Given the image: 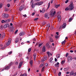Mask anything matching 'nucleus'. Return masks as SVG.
Instances as JSON below:
<instances>
[{
  "label": "nucleus",
  "instance_id": "f257e3e1",
  "mask_svg": "<svg viewBox=\"0 0 76 76\" xmlns=\"http://www.w3.org/2000/svg\"><path fill=\"white\" fill-rule=\"evenodd\" d=\"M74 9V7L73 5V2H71L70 5L68 7H66L65 10H72Z\"/></svg>",
  "mask_w": 76,
  "mask_h": 76
},
{
  "label": "nucleus",
  "instance_id": "f03ea898",
  "mask_svg": "<svg viewBox=\"0 0 76 76\" xmlns=\"http://www.w3.org/2000/svg\"><path fill=\"white\" fill-rule=\"evenodd\" d=\"M3 18H7L9 17V15L7 14L4 13L2 14Z\"/></svg>",
  "mask_w": 76,
  "mask_h": 76
},
{
  "label": "nucleus",
  "instance_id": "7ed1b4c3",
  "mask_svg": "<svg viewBox=\"0 0 76 76\" xmlns=\"http://www.w3.org/2000/svg\"><path fill=\"white\" fill-rule=\"evenodd\" d=\"M11 41H12V39H9L8 40V42H6V45H7V46H9V45H10V42H11Z\"/></svg>",
  "mask_w": 76,
  "mask_h": 76
},
{
  "label": "nucleus",
  "instance_id": "20e7f679",
  "mask_svg": "<svg viewBox=\"0 0 76 76\" xmlns=\"http://www.w3.org/2000/svg\"><path fill=\"white\" fill-rule=\"evenodd\" d=\"M73 58L72 56H68L67 58V61L68 62H70V61H72Z\"/></svg>",
  "mask_w": 76,
  "mask_h": 76
},
{
  "label": "nucleus",
  "instance_id": "39448f33",
  "mask_svg": "<svg viewBox=\"0 0 76 76\" xmlns=\"http://www.w3.org/2000/svg\"><path fill=\"white\" fill-rule=\"evenodd\" d=\"M47 59V57L44 56L43 58V59H41V61L42 62H44V61H45V60Z\"/></svg>",
  "mask_w": 76,
  "mask_h": 76
},
{
  "label": "nucleus",
  "instance_id": "423d86ee",
  "mask_svg": "<svg viewBox=\"0 0 76 76\" xmlns=\"http://www.w3.org/2000/svg\"><path fill=\"white\" fill-rule=\"evenodd\" d=\"M42 4H43V2H40L36 3L35 4L36 5L40 6V5H41Z\"/></svg>",
  "mask_w": 76,
  "mask_h": 76
},
{
  "label": "nucleus",
  "instance_id": "0eeeda50",
  "mask_svg": "<svg viewBox=\"0 0 76 76\" xmlns=\"http://www.w3.org/2000/svg\"><path fill=\"white\" fill-rule=\"evenodd\" d=\"M70 75V76H72V75H73V76H76V72L75 73L73 71H72L71 72Z\"/></svg>",
  "mask_w": 76,
  "mask_h": 76
},
{
  "label": "nucleus",
  "instance_id": "6e6552de",
  "mask_svg": "<svg viewBox=\"0 0 76 76\" xmlns=\"http://www.w3.org/2000/svg\"><path fill=\"white\" fill-rule=\"evenodd\" d=\"M58 20L59 21H60L61 20V15H58L57 16Z\"/></svg>",
  "mask_w": 76,
  "mask_h": 76
},
{
  "label": "nucleus",
  "instance_id": "1a4fd4ad",
  "mask_svg": "<svg viewBox=\"0 0 76 76\" xmlns=\"http://www.w3.org/2000/svg\"><path fill=\"white\" fill-rule=\"evenodd\" d=\"M10 26L9 24L8 23H7L4 26V28H7V27H9Z\"/></svg>",
  "mask_w": 76,
  "mask_h": 76
},
{
  "label": "nucleus",
  "instance_id": "9d476101",
  "mask_svg": "<svg viewBox=\"0 0 76 76\" xmlns=\"http://www.w3.org/2000/svg\"><path fill=\"white\" fill-rule=\"evenodd\" d=\"M24 8V7H23V5L20 6L19 8V10L20 11H21V10H22Z\"/></svg>",
  "mask_w": 76,
  "mask_h": 76
},
{
  "label": "nucleus",
  "instance_id": "9b49d317",
  "mask_svg": "<svg viewBox=\"0 0 76 76\" xmlns=\"http://www.w3.org/2000/svg\"><path fill=\"white\" fill-rule=\"evenodd\" d=\"M2 38H4L5 37H6V34H5V33H4L3 32H2Z\"/></svg>",
  "mask_w": 76,
  "mask_h": 76
},
{
  "label": "nucleus",
  "instance_id": "f8f14e48",
  "mask_svg": "<svg viewBox=\"0 0 76 76\" xmlns=\"http://www.w3.org/2000/svg\"><path fill=\"white\" fill-rule=\"evenodd\" d=\"M66 26V24L65 23H64L62 25V27L64 29Z\"/></svg>",
  "mask_w": 76,
  "mask_h": 76
},
{
  "label": "nucleus",
  "instance_id": "ddd939ff",
  "mask_svg": "<svg viewBox=\"0 0 76 76\" xmlns=\"http://www.w3.org/2000/svg\"><path fill=\"white\" fill-rule=\"evenodd\" d=\"M50 16H53V11L52 10L50 11Z\"/></svg>",
  "mask_w": 76,
  "mask_h": 76
},
{
  "label": "nucleus",
  "instance_id": "4468645a",
  "mask_svg": "<svg viewBox=\"0 0 76 76\" xmlns=\"http://www.w3.org/2000/svg\"><path fill=\"white\" fill-rule=\"evenodd\" d=\"M20 36H23L25 35V32H20Z\"/></svg>",
  "mask_w": 76,
  "mask_h": 76
},
{
  "label": "nucleus",
  "instance_id": "2eb2a0df",
  "mask_svg": "<svg viewBox=\"0 0 76 76\" xmlns=\"http://www.w3.org/2000/svg\"><path fill=\"white\" fill-rule=\"evenodd\" d=\"M49 40L51 42H53V38L51 37H49Z\"/></svg>",
  "mask_w": 76,
  "mask_h": 76
},
{
  "label": "nucleus",
  "instance_id": "dca6fc26",
  "mask_svg": "<svg viewBox=\"0 0 76 76\" xmlns=\"http://www.w3.org/2000/svg\"><path fill=\"white\" fill-rule=\"evenodd\" d=\"M22 61L20 62L19 64V66L18 68L19 69L20 68V67L22 66Z\"/></svg>",
  "mask_w": 76,
  "mask_h": 76
},
{
  "label": "nucleus",
  "instance_id": "f3484780",
  "mask_svg": "<svg viewBox=\"0 0 76 76\" xmlns=\"http://www.w3.org/2000/svg\"><path fill=\"white\" fill-rule=\"evenodd\" d=\"M42 50L43 52H45V46H44L43 47Z\"/></svg>",
  "mask_w": 76,
  "mask_h": 76
},
{
  "label": "nucleus",
  "instance_id": "a211bd4d",
  "mask_svg": "<svg viewBox=\"0 0 76 76\" xmlns=\"http://www.w3.org/2000/svg\"><path fill=\"white\" fill-rule=\"evenodd\" d=\"M46 47L48 49H49L50 48V45H49V44H48V43H47L46 45Z\"/></svg>",
  "mask_w": 76,
  "mask_h": 76
},
{
  "label": "nucleus",
  "instance_id": "6ab92c4d",
  "mask_svg": "<svg viewBox=\"0 0 76 76\" xmlns=\"http://www.w3.org/2000/svg\"><path fill=\"white\" fill-rule=\"evenodd\" d=\"M60 4L56 5L55 6H54V7H55L56 9H57L58 8V7H60Z\"/></svg>",
  "mask_w": 76,
  "mask_h": 76
},
{
  "label": "nucleus",
  "instance_id": "aec40b11",
  "mask_svg": "<svg viewBox=\"0 0 76 76\" xmlns=\"http://www.w3.org/2000/svg\"><path fill=\"white\" fill-rule=\"evenodd\" d=\"M9 69H10V66H7L5 68V70H9Z\"/></svg>",
  "mask_w": 76,
  "mask_h": 76
},
{
  "label": "nucleus",
  "instance_id": "412c9836",
  "mask_svg": "<svg viewBox=\"0 0 76 76\" xmlns=\"http://www.w3.org/2000/svg\"><path fill=\"white\" fill-rule=\"evenodd\" d=\"M64 71H65V72H67L69 71V68H64Z\"/></svg>",
  "mask_w": 76,
  "mask_h": 76
},
{
  "label": "nucleus",
  "instance_id": "4be33fe9",
  "mask_svg": "<svg viewBox=\"0 0 76 76\" xmlns=\"http://www.w3.org/2000/svg\"><path fill=\"white\" fill-rule=\"evenodd\" d=\"M30 64L31 66H32V64H33V61L32 60H31L30 61Z\"/></svg>",
  "mask_w": 76,
  "mask_h": 76
},
{
  "label": "nucleus",
  "instance_id": "5701e85b",
  "mask_svg": "<svg viewBox=\"0 0 76 76\" xmlns=\"http://www.w3.org/2000/svg\"><path fill=\"white\" fill-rule=\"evenodd\" d=\"M56 57H57V58H60V55L59 54H57L56 55Z\"/></svg>",
  "mask_w": 76,
  "mask_h": 76
},
{
  "label": "nucleus",
  "instance_id": "b1692460",
  "mask_svg": "<svg viewBox=\"0 0 76 76\" xmlns=\"http://www.w3.org/2000/svg\"><path fill=\"white\" fill-rule=\"evenodd\" d=\"M34 60H35L36 59V55L34 54L33 55Z\"/></svg>",
  "mask_w": 76,
  "mask_h": 76
},
{
  "label": "nucleus",
  "instance_id": "393cba45",
  "mask_svg": "<svg viewBox=\"0 0 76 76\" xmlns=\"http://www.w3.org/2000/svg\"><path fill=\"white\" fill-rule=\"evenodd\" d=\"M43 44V43L42 42H41L40 44H39V45L38 47H39V48L40 47H41V45H42Z\"/></svg>",
  "mask_w": 76,
  "mask_h": 76
},
{
  "label": "nucleus",
  "instance_id": "a878e982",
  "mask_svg": "<svg viewBox=\"0 0 76 76\" xmlns=\"http://www.w3.org/2000/svg\"><path fill=\"white\" fill-rule=\"evenodd\" d=\"M48 13H46L45 15V18H47L48 17Z\"/></svg>",
  "mask_w": 76,
  "mask_h": 76
},
{
  "label": "nucleus",
  "instance_id": "bb28decb",
  "mask_svg": "<svg viewBox=\"0 0 76 76\" xmlns=\"http://www.w3.org/2000/svg\"><path fill=\"white\" fill-rule=\"evenodd\" d=\"M53 60V58H51L50 59V62L52 63Z\"/></svg>",
  "mask_w": 76,
  "mask_h": 76
},
{
  "label": "nucleus",
  "instance_id": "cd10ccee",
  "mask_svg": "<svg viewBox=\"0 0 76 76\" xmlns=\"http://www.w3.org/2000/svg\"><path fill=\"white\" fill-rule=\"evenodd\" d=\"M73 20V19L72 18H70L69 20V22H71V20Z\"/></svg>",
  "mask_w": 76,
  "mask_h": 76
},
{
  "label": "nucleus",
  "instance_id": "c85d7f7f",
  "mask_svg": "<svg viewBox=\"0 0 76 76\" xmlns=\"http://www.w3.org/2000/svg\"><path fill=\"white\" fill-rule=\"evenodd\" d=\"M50 1L49 2V3H48V6L47 8V9H49V8H50Z\"/></svg>",
  "mask_w": 76,
  "mask_h": 76
},
{
  "label": "nucleus",
  "instance_id": "c756f323",
  "mask_svg": "<svg viewBox=\"0 0 76 76\" xmlns=\"http://www.w3.org/2000/svg\"><path fill=\"white\" fill-rule=\"evenodd\" d=\"M31 5L34 4V1L33 0H31Z\"/></svg>",
  "mask_w": 76,
  "mask_h": 76
},
{
  "label": "nucleus",
  "instance_id": "7c9ffc66",
  "mask_svg": "<svg viewBox=\"0 0 76 76\" xmlns=\"http://www.w3.org/2000/svg\"><path fill=\"white\" fill-rule=\"evenodd\" d=\"M44 66V64H43V63H41V65H40V67H42V66Z\"/></svg>",
  "mask_w": 76,
  "mask_h": 76
},
{
  "label": "nucleus",
  "instance_id": "2f4dec72",
  "mask_svg": "<svg viewBox=\"0 0 76 76\" xmlns=\"http://www.w3.org/2000/svg\"><path fill=\"white\" fill-rule=\"evenodd\" d=\"M22 76H27V74H26V73L23 74L22 75Z\"/></svg>",
  "mask_w": 76,
  "mask_h": 76
},
{
  "label": "nucleus",
  "instance_id": "473e14b6",
  "mask_svg": "<svg viewBox=\"0 0 76 76\" xmlns=\"http://www.w3.org/2000/svg\"><path fill=\"white\" fill-rule=\"evenodd\" d=\"M10 32H13L14 31V29H11L10 30Z\"/></svg>",
  "mask_w": 76,
  "mask_h": 76
},
{
  "label": "nucleus",
  "instance_id": "72a5a7b5",
  "mask_svg": "<svg viewBox=\"0 0 76 76\" xmlns=\"http://www.w3.org/2000/svg\"><path fill=\"white\" fill-rule=\"evenodd\" d=\"M1 22L2 23H5V20H2Z\"/></svg>",
  "mask_w": 76,
  "mask_h": 76
},
{
  "label": "nucleus",
  "instance_id": "f704fd0d",
  "mask_svg": "<svg viewBox=\"0 0 76 76\" xmlns=\"http://www.w3.org/2000/svg\"><path fill=\"white\" fill-rule=\"evenodd\" d=\"M65 62V61H62L61 63V64H64Z\"/></svg>",
  "mask_w": 76,
  "mask_h": 76
},
{
  "label": "nucleus",
  "instance_id": "c9c22d12",
  "mask_svg": "<svg viewBox=\"0 0 76 76\" xmlns=\"http://www.w3.org/2000/svg\"><path fill=\"white\" fill-rule=\"evenodd\" d=\"M12 51H11L8 53V54H9V55H10L12 54Z\"/></svg>",
  "mask_w": 76,
  "mask_h": 76
},
{
  "label": "nucleus",
  "instance_id": "e433bc0d",
  "mask_svg": "<svg viewBox=\"0 0 76 76\" xmlns=\"http://www.w3.org/2000/svg\"><path fill=\"white\" fill-rule=\"evenodd\" d=\"M69 56V53H67L66 54V55H65L66 57H67V56Z\"/></svg>",
  "mask_w": 76,
  "mask_h": 76
},
{
  "label": "nucleus",
  "instance_id": "4c0bfd02",
  "mask_svg": "<svg viewBox=\"0 0 76 76\" xmlns=\"http://www.w3.org/2000/svg\"><path fill=\"white\" fill-rule=\"evenodd\" d=\"M12 64H13V63H12V62H11V63L9 65V66L10 67V66H11V65H12Z\"/></svg>",
  "mask_w": 76,
  "mask_h": 76
},
{
  "label": "nucleus",
  "instance_id": "58836bf2",
  "mask_svg": "<svg viewBox=\"0 0 76 76\" xmlns=\"http://www.w3.org/2000/svg\"><path fill=\"white\" fill-rule=\"evenodd\" d=\"M47 54H48V56L49 57L50 56V52H47Z\"/></svg>",
  "mask_w": 76,
  "mask_h": 76
},
{
  "label": "nucleus",
  "instance_id": "ea45409f",
  "mask_svg": "<svg viewBox=\"0 0 76 76\" xmlns=\"http://www.w3.org/2000/svg\"><path fill=\"white\" fill-rule=\"evenodd\" d=\"M10 6V4H7V7H9Z\"/></svg>",
  "mask_w": 76,
  "mask_h": 76
},
{
  "label": "nucleus",
  "instance_id": "a19ab883",
  "mask_svg": "<svg viewBox=\"0 0 76 76\" xmlns=\"http://www.w3.org/2000/svg\"><path fill=\"white\" fill-rule=\"evenodd\" d=\"M61 72H59L58 73V76H60V75H61Z\"/></svg>",
  "mask_w": 76,
  "mask_h": 76
},
{
  "label": "nucleus",
  "instance_id": "79ce46f5",
  "mask_svg": "<svg viewBox=\"0 0 76 76\" xmlns=\"http://www.w3.org/2000/svg\"><path fill=\"white\" fill-rule=\"evenodd\" d=\"M15 41H19V38L18 37H17L15 39Z\"/></svg>",
  "mask_w": 76,
  "mask_h": 76
},
{
  "label": "nucleus",
  "instance_id": "37998d69",
  "mask_svg": "<svg viewBox=\"0 0 76 76\" xmlns=\"http://www.w3.org/2000/svg\"><path fill=\"white\" fill-rule=\"evenodd\" d=\"M8 22H8V20H7V19L5 20V23H8Z\"/></svg>",
  "mask_w": 76,
  "mask_h": 76
},
{
  "label": "nucleus",
  "instance_id": "c03bdc74",
  "mask_svg": "<svg viewBox=\"0 0 76 76\" xmlns=\"http://www.w3.org/2000/svg\"><path fill=\"white\" fill-rule=\"evenodd\" d=\"M31 51V48H30L28 49V52H30Z\"/></svg>",
  "mask_w": 76,
  "mask_h": 76
},
{
  "label": "nucleus",
  "instance_id": "a18cd8bd",
  "mask_svg": "<svg viewBox=\"0 0 76 76\" xmlns=\"http://www.w3.org/2000/svg\"><path fill=\"white\" fill-rule=\"evenodd\" d=\"M35 50L37 52H38L39 51V50H38V49H36Z\"/></svg>",
  "mask_w": 76,
  "mask_h": 76
},
{
  "label": "nucleus",
  "instance_id": "49530a36",
  "mask_svg": "<svg viewBox=\"0 0 76 76\" xmlns=\"http://www.w3.org/2000/svg\"><path fill=\"white\" fill-rule=\"evenodd\" d=\"M45 12V9H43L42 10V12L44 13Z\"/></svg>",
  "mask_w": 76,
  "mask_h": 76
},
{
  "label": "nucleus",
  "instance_id": "de8ad7c7",
  "mask_svg": "<svg viewBox=\"0 0 76 76\" xmlns=\"http://www.w3.org/2000/svg\"><path fill=\"white\" fill-rule=\"evenodd\" d=\"M18 32V30H16L15 31V34H16V33H17V32Z\"/></svg>",
  "mask_w": 76,
  "mask_h": 76
},
{
  "label": "nucleus",
  "instance_id": "09e8293b",
  "mask_svg": "<svg viewBox=\"0 0 76 76\" xmlns=\"http://www.w3.org/2000/svg\"><path fill=\"white\" fill-rule=\"evenodd\" d=\"M39 18H35V19H34V20H38V19H39Z\"/></svg>",
  "mask_w": 76,
  "mask_h": 76
},
{
  "label": "nucleus",
  "instance_id": "8fccbe9b",
  "mask_svg": "<svg viewBox=\"0 0 76 76\" xmlns=\"http://www.w3.org/2000/svg\"><path fill=\"white\" fill-rule=\"evenodd\" d=\"M55 67H58V65L56 64L55 65Z\"/></svg>",
  "mask_w": 76,
  "mask_h": 76
},
{
  "label": "nucleus",
  "instance_id": "3c124183",
  "mask_svg": "<svg viewBox=\"0 0 76 76\" xmlns=\"http://www.w3.org/2000/svg\"><path fill=\"white\" fill-rule=\"evenodd\" d=\"M45 23H46L45 22H43L42 23L43 25H45Z\"/></svg>",
  "mask_w": 76,
  "mask_h": 76
},
{
  "label": "nucleus",
  "instance_id": "603ef678",
  "mask_svg": "<svg viewBox=\"0 0 76 76\" xmlns=\"http://www.w3.org/2000/svg\"><path fill=\"white\" fill-rule=\"evenodd\" d=\"M51 4H52L53 3V1H54V0H51Z\"/></svg>",
  "mask_w": 76,
  "mask_h": 76
},
{
  "label": "nucleus",
  "instance_id": "864d4df0",
  "mask_svg": "<svg viewBox=\"0 0 76 76\" xmlns=\"http://www.w3.org/2000/svg\"><path fill=\"white\" fill-rule=\"evenodd\" d=\"M1 7H2V4H0V9H1Z\"/></svg>",
  "mask_w": 76,
  "mask_h": 76
},
{
  "label": "nucleus",
  "instance_id": "5fc2aeb1",
  "mask_svg": "<svg viewBox=\"0 0 76 76\" xmlns=\"http://www.w3.org/2000/svg\"><path fill=\"white\" fill-rule=\"evenodd\" d=\"M0 28L1 30L3 29V26L1 25L0 27Z\"/></svg>",
  "mask_w": 76,
  "mask_h": 76
},
{
  "label": "nucleus",
  "instance_id": "6e6d98bb",
  "mask_svg": "<svg viewBox=\"0 0 76 76\" xmlns=\"http://www.w3.org/2000/svg\"><path fill=\"white\" fill-rule=\"evenodd\" d=\"M69 1V0H67L65 1V3H67Z\"/></svg>",
  "mask_w": 76,
  "mask_h": 76
},
{
  "label": "nucleus",
  "instance_id": "4d7b16f0",
  "mask_svg": "<svg viewBox=\"0 0 76 76\" xmlns=\"http://www.w3.org/2000/svg\"><path fill=\"white\" fill-rule=\"evenodd\" d=\"M48 63H46V64H45V65L46 66H48Z\"/></svg>",
  "mask_w": 76,
  "mask_h": 76
},
{
  "label": "nucleus",
  "instance_id": "13d9d810",
  "mask_svg": "<svg viewBox=\"0 0 76 76\" xmlns=\"http://www.w3.org/2000/svg\"><path fill=\"white\" fill-rule=\"evenodd\" d=\"M56 14V11H54V12L53 13V15L54 16V15Z\"/></svg>",
  "mask_w": 76,
  "mask_h": 76
},
{
  "label": "nucleus",
  "instance_id": "bf43d9fd",
  "mask_svg": "<svg viewBox=\"0 0 76 76\" xmlns=\"http://www.w3.org/2000/svg\"><path fill=\"white\" fill-rule=\"evenodd\" d=\"M56 35H59V34H58V32H56Z\"/></svg>",
  "mask_w": 76,
  "mask_h": 76
},
{
  "label": "nucleus",
  "instance_id": "052dcab7",
  "mask_svg": "<svg viewBox=\"0 0 76 76\" xmlns=\"http://www.w3.org/2000/svg\"><path fill=\"white\" fill-rule=\"evenodd\" d=\"M19 42V41H15V44H16V43H17V42Z\"/></svg>",
  "mask_w": 76,
  "mask_h": 76
},
{
  "label": "nucleus",
  "instance_id": "680f3d73",
  "mask_svg": "<svg viewBox=\"0 0 76 76\" xmlns=\"http://www.w3.org/2000/svg\"><path fill=\"white\" fill-rule=\"evenodd\" d=\"M34 15H35V12H33L32 13V15L34 16Z\"/></svg>",
  "mask_w": 76,
  "mask_h": 76
},
{
  "label": "nucleus",
  "instance_id": "e2e57ef3",
  "mask_svg": "<svg viewBox=\"0 0 76 76\" xmlns=\"http://www.w3.org/2000/svg\"><path fill=\"white\" fill-rule=\"evenodd\" d=\"M48 27H49V28H50V24H48Z\"/></svg>",
  "mask_w": 76,
  "mask_h": 76
},
{
  "label": "nucleus",
  "instance_id": "0e129e2a",
  "mask_svg": "<svg viewBox=\"0 0 76 76\" xmlns=\"http://www.w3.org/2000/svg\"><path fill=\"white\" fill-rule=\"evenodd\" d=\"M7 20H8V22H10V19H7Z\"/></svg>",
  "mask_w": 76,
  "mask_h": 76
},
{
  "label": "nucleus",
  "instance_id": "69168bd1",
  "mask_svg": "<svg viewBox=\"0 0 76 76\" xmlns=\"http://www.w3.org/2000/svg\"><path fill=\"white\" fill-rule=\"evenodd\" d=\"M55 37V38H58V36H57V35H56V36Z\"/></svg>",
  "mask_w": 76,
  "mask_h": 76
},
{
  "label": "nucleus",
  "instance_id": "338daca9",
  "mask_svg": "<svg viewBox=\"0 0 76 76\" xmlns=\"http://www.w3.org/2000/svg\"><path fill=\"white\" fill-rule=\"evenodd\" d=\"M32 8H34V4L31 5Z\"/></svg>",
  "mask_w": 76,
  "mask_h": 76
},
{
  "label": "nucleus",
  "instance_id": "774afa93",
  "mask_svg": "<svg viewBox=\"0 0 76 76\" xmlns=\"http://www.w3.org/2000/svg\"><path fill=\"white\" fill-rule=\"evenodd\" d=\"M33 40V41H36V39L35 38H34Z\"/></svg>",
  "mask_w": 76,
  "mask_h": 76
}]
</instances>
